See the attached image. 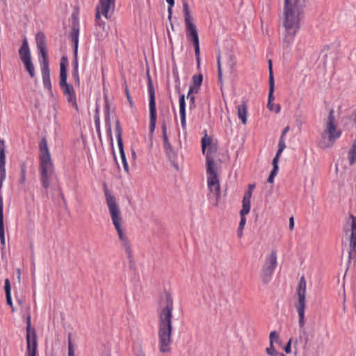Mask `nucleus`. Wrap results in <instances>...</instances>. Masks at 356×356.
<instances>
[{
    "label": "nucleus",
    "instance_id": "f257e3e1",
    "mask_svg": "<svg viewBox=\"0 0 356 356\" xmlns=\"http://www.w3.org/2000/svg\"><path fill=\"white\" fill-rule=\"evenodd\" d=\"M306 0H284L282 24V46L285 49L291 47L294 38L301 27L304 17Z\"/></svg>",
    "mask_w": 356,
    "mask_h": 356
},
{
    "label": "nucleus",
    "instance_id": "f03ea898",
    "mask_svg": "<svg viewBox=\"0 0 356 356\" xmlns=\"http://www.w3.org/2000/svg\"><path fill=\"white\" fill-rule=\"evenodd\" d=\"M172 310L173 298L168 292H165L160 301L159 315V346L161 353H170L172 343Z\"/></svg>",
    "mask_w": 356,
    "mask_h": 356
},
{
    "label": "nucleus",
    "instance_id": "7ed1b4c3",
    "mask_svg": "<svg viewBox=\"0 0 356 356\" xmlns=\"http://www.w3.org/2000/svg\"><path fill=\"white\" fill-rule=\"evenodd\" d=\"M341 134L342 131L337 127L335 121L334 111L331 110L318 140L320 147L323 149L331 148Z\"/></svg>",
    "mask_w": 356,
    "mask_h": 356
},
{
    "label": "nucleus",
    "instance_id": "20e7f679",
    "mask_svg": "<svg viewBox=\"0 0 356 356\" xmlns=\"http://www.w3.org/2000/svg\"><path fill=\"white\" fill-rule=\"evenodd\" d=\"M40 181L43 188H48L50 181L54 177V170L47 144L44 139H42L40 144Z\"/></svg>",
    "mask_w": 356,
    "mask_h": 356
},
{
    "label": "nucleus",
    "instance_id": "39448f33",
    "mask_svg": "<svg viewBox=\"0 0 356 356\" xmlns=\"http://www.w3.org/2000/svg\"><path fill=\"white\" fill-rule=\"evenodd\" d=\"M207 163V172L208 175L207 183L208 187L210 191V198L213 197V203L215 205L218 204V197L220 195V184L216 174V165L213 159L208 154L206 157Z\"/></svg>",
    "mask_w": 356,
    "mask_h": 356
},
{
    "label": "nucleus",
    "instance_id": "423d86ee",
    "mask_svg": "<svg viewBox=\"0 0 356 356\" xmlns=\"http://www.w3.org/2000/svg\"><path fill=\"white\" fill-rule=\"evenodd\" d=\"M277 250L275 248H268L266 251L265 261L261 273V277L264 284H267L277 265Z\"/></svg>",
    "mask_w": 356,
    "mask_h": 356
},
{
    "label": "nucleus",
    "instance_id": "0eeeda50",
    "mask_svg": "<svg viewBox=\"0 0 356 356\" xmlns=\"http://www.w3.org/2000/svg\"><path fill=\"white\" fill-rule=\"evenodd\" d=\"M106 202L108 209L109 213L120 238L122 236V230L121 228L122 217L118 204L116 202L115 197L107 190L104 191Z\"/></svg>",
    "mask_w": 356,
    "mask_h": 356
},
{
    "label": "nucleus",
    "instance_id": "6e6552de",
    "mask_svg": "<svg viewBox=\"0 0 356 356\" xmlns=\"http://www.w3.org/2000/svg\"><path fill=\"white\" fill-rule=\"evenodd\" d=\"M298 302L296 305L298 314V325L302 326L305 322V297H306V281L304 276L300 277L297 289Z\"/></svg>",
    "mask_w": 356,
    "mask_h": 356
},
{
    "label": "nucleus",
    "instance_id": "1a4fd4ad",
    "mask_svg": "<svg viewBox=\"0 0 356 356\" xmlns=\"http://www.w3.org/2000/svg\"><path fill=\"white\" fill-rule=\"evenodd\" d=\"M114 8L115 0H109V1H106L104 5L102 3V0H99V5L97 6L96 7V24L104 29L106 23L102 20L101 14L104 16L105 18L108 19L110 17V15L113 13Z\"/></svg>",
    "mask_w": 356,
    "mask_h": 356
},
{
    "label": "nucleus",
    "instance_id": "9d476101",
    "mask_svg": "<svg viewBox=\"0 0 356 356\" xmlns=\"http://www.w3.org/2000/svg\"><path fill=\"white\" fill-rule=\"evenodd\" d=\"M26 356H35L38 347L37 337L35 330L31 329L30 315L26 316Z\"/></svg>",
    "mask_w": 356,
    "mask_h": 356
},
{
    "label": "nucleus",
    "instance_id": "9b49d317",
    "mask_svg": "<svg viewBox=\"0 0 356 356\" xmlns=\"http://www.w3.org/2000/svg\"><path fill=\"white\" fill-rule=\"evenodd\" d=\"M148 93L149 97V115H150V124H149V131L150 132H154L156 127V102H155V92L154 87L151 82L148 86Z\"/></svg>",
    "mask_w": 356,
    "mask_h": 356
},
{
    "label": "nucleus",
    "instance_id": "f8f14e48",
    "mask_svg": "<svg viewBox=\"0 0 356 356\" xmlns=\"http://www.w3.org/2000/svg\"><path fill=\"white\" fill-rule=\"evenodd\" d=\"M41 74L42 78V83L44 88L49 92H51V83L50 79V71L49 67L48 59L42 60L41 63Z\"/></svg>",
    "mask_w": 356,
    "mask_h": 356
},
{
    "label": "nucleus",
    "instance_id": "ddd939ff",
    "mask_svg": "<svg viewBox=\"0 0 356 356\" xmlns=\"http://www.w3.org/2000/svg\"><path fill=\"white\" fill-rule=\"evenodd\" d=\"M6 155H5V144L3 140H0V189L2 187L3 181L6 178Z\"/></svg>",
    "mask_w": 356,
    "mask_h": 356
},
{
    "label": "nucleus",
    "instance_id": "4468645a",
    "mask_svg": "<svg viewBox=\"0 0 356 356\" xmlns=\"http://www.w3.org/2000/svg\"><path fill=\"white\" fill-rule=\"evenodd\" d=\"M60 88L67 102L70 103L76 110H78L76 95L73 87L70 86L69 84H65L60 86Z\"/></svg>",
    "mask_w": 356,
    "mask_h": 356
},
{
    "label": "nucleus",
    "instance_id": "2eb2a0df",
    "mask_svg": "<svg viewBox=\"0 0 356 356\" xmlns=\"http://www.w3.org/2000/svg\"><path fill=\"white\" fill-rule=\"evenodd\" d=\"M299 336L298 339H296L294 341V346H296L297 343L300 341L303 343L304 346L303 348L306 349L309 345V343L311 339L312 334L305 328V324L302 326L299 325Z\"/></svg>",
    "mask_w": 356,
    "mask_h": 356
},
{
    "label": "nucleus",
    "instance_id": "dca6fc26",
    "mask_svg": "<svg viewBox=\"0 0 356 356\" xmlns=\"http://www.w3.org/2000/svg\"><path fill=\"white\" fill-rule=\"evenodd\" d=\"M37 48L42 57V60L48 59L46 50L45 37L42 33H38L35 35Z\"/></svg>",
    "mask_w": 356,
    "mask_h": 356
},
{
    "label": "nucleus",
    "instance_id": "f3484780",
    "mask_svg": "<svg viewBox=\"0 0 356 356\" xmlns=\"http://www.w3.org/2000/svg\"><path fill=\"white\" fill-rule=\"evenodd\" d=\"M19 56L22 62L31 60V51L26 38H24L22 44L19 49Z\"/></svg>",
    "mask_w": 356,
    "mask_h": 356
},
{
    "label": "nucleus",
    "instance_id": "a211bd4d",
    "mask_svg": "<svg viewBox=\"0 0 356 356\" xmlns=\"http://www.w3.org/2000/svg\"><path fill=\"white\" fill-rule=\"evenodd\" d=\"M356 257V246H344L341 252V257L347 260V264H350Z\"/></svg>",
    "mask_w": 356,
    "mask_h": 356
},
{
    "label": "nucleus",
    "instance_id": "6ab92c4d",
    "mask_svg": "<svg viewBox=\"0 0 356 356\" xmlns=\"http://www.w3.org/2000/svg\"><path fill=\"white\" fill-rule=\"evenodd\" d=\"M237 115L243 124H246L248 121V106L245 102L236 106Z\"/></svg>",
    "mask_w": 356,
    "mask_h": 356
},
{
    "label": "nucleus",
    "instance_id": "aec40b11",
    "mask_svg": "<svg viewBox=\"0 0 356 356\" xmlns=\"http://www.w3.org/2000/svg\"><path fill=\"white\" fill-rule=\"evenodd\" d=\"M179 115L181 118V124L184 129L186 127V104H185V96L181 95L179 97Z\"/></svg>",
    "mask_w": 356,
    "mask_h": 356
},
{
    "label": "nucleus",
    "instance_id": "412c9836",
    "mask_svg": "<svg viewBox=\"0 0 356 356\" xmlns=\"http://www.w3.org/2000/svg\"><path fill=\"white\" fill-rule=\"evenodd\" d=\"M225 64L229 73H232L235 69L236 60L233 54L227 53L225 56Z\"/></svg>",
    "mask_w": 356,
    "mask_h": 356
},
{
    "label": "nucleus",
    "instance_id": "4be33fe9",
    "mask_svg": "<svg viewBox=\"0 0 356 356\" xmlns=\"http://www.w3.org/2000/svg\"><path fill=\"white\" fill-rule=\"evenodd\" d=\"M186 36L191 41L199 40L197 28L195 24H186Z\"/></svg>",
    "mask_w": 356,
    "mask_h": 356
},
{
    "label": "nucleus",
    "instance_id": "5701e85b",
    "mask_svg": "<svg viewBox=\"0 0 356 356\" xmlns=\"http://www.w3.org/2000/svg\"><path fill=\"white\" fill-rule=\"evenodd\" d=\"M348 223L350 224L351 228L350 245H356V217L351 215Z\"/></svg>",
    "mask_w": 356,
    "mask_h": 356
},
{
    "label": "nucleus",
    "instance_id": "b1692460",
    "mask_svg": "<svg viewBox=\"0 0 356 356\" xmlns=\"http://www.w3.org/2000/svg\"><path fill=\"white\" fill-rule=\"evenodd\" d=\"M73 41L74 42V70H78V58H77V51H78V30H75L74 29V34L72 36Z\"/></svg>",
    "mask_w": 356,
    "mask_h": 356
},
{
    "label": "nucleus",
    "instance_id": "393cba45",
    "mask_svg": "<svg viewBox=\"0 0 356 356\" xmlns=\"http://www.w3.org/2000/svg\"><path fill=\"white\" fill-rule=\"evenodd\" d=\"M183 12L184 15L185 24H193V17L191 13L189 5L186 1L183 2Z\"/></svg>",
    "mask_w": 356,
    "mask_h": 356
},
{
    "label": "nucleus",
    "instance_id": "a878e982",
    "mask_svg": "<svg viewBox=\"0 0 356 356\" xmlns=\"http://www.w3.org/2000/svg\"><path fill=\"white\" fill-rule=\"evenodd\" d=\"M4 289L6 292V302L8 305H10L12 307V311L14 312L15 309L13 305L12 298H11V287H10V283L8 279H6L5 280V286Z\"/></svg>",
    "mask_w": 356,
    "mask_h": 356
},
{
    "label": "nucleus",
    "instance_id": "bb28decb",
    "mask_svg": "<svg viewBox=\"0 0 356 356\" xmlns=\"http://www.w3.org/2000/svg\"><path fill=\"white\" fill-rule=\"evenodd\" d=\"M68 84L67 83V70L66 67L63 63H60V77H59V85L63 86V85Z\"/></svg>",
    "mask_w": 356,
    "mask_h": 356
},
{
    "label": "nucleus",
    "instance_id": "cd10ccee",
    "mask_svg": "<svg viewBox=\"0 0 356 356\" xmlns=\"http://www.w3.org/2000/svg\"><path fill=\"white\" fill-rule=\"evenodd\" d=\"M197 92H198L197 88H195V87H193V86H190L189 90L187 94V99L190 101V107L191 108L195 107L194 95L197 93Z\"/></svg>",
    "mask_w": 356,
    "mask_h": 356
},
{
    "label": "nucleus",
    "instance_id": "c85d7f7f",
    "mask_svg": "<svg viewBox=\"0 0 356 356\" xmlns=\"http://www.w3.org/2000/svg\"><path fill=\"white\" fill-rule=\"evenodd\" d=\"M348 159L351 165L356 163V142L353 144L349 151Z\"/></svg>",
    "mask_w": 356,
    "mask_h": 356
},
{
    "label": "nucleus",
    "instance_id": "c756f323",
    "mask_svg": "<svg viewBox=\"0 0 356 356\" xmlns=\"http://www.w3.org/2000/svg\"><path fill=\"white\" fill-rule=\"evenodd\" d=\"M201 143L202 151L203 154H205L207 147H210L211 145V139L207 134H205L204 136L201 140Z\"/></svg>",
    "mask_w": 356,
    "mask_h": 356
},
{
    "label": "nucleus",
    "instance_id": "7c9ffc66",
    "mask_svg": "<svg viewBox=\"0 0 356 356\" xmlns=\"http://www.w3.org/2000/svg\"><path fill=\"white\" fill-rule=\"evenodd\" d=\"M24 67L29 72L30 76L33 78L35 76V67L32 63L31 60L23 62Z\"/></svg>",
    "mask_w": 356,
    "mask_h": 356
},
{
    "label": "nucleus",
    "instance_id": "2f4dec72",
    "mask_svg": "<svg viewBox=\"0 0 356 356\" xmlns=\"http://www.w3.org/2000/svg\"><path fill=\"white\" fill-rule=\"evenodd\" d=\"M242 203V209L240 211V215L245 216L248 214L250 211V201L243 200Z\"/></svg>",
    "mask_w": 356,
    "mask_h": 356
},
{
    "label": "nucleus",
    "instance_id": "473e14b6",
    "mask_svg": "<svg viewBox=\"0 0 356 356\" xmlns=\"http://www.w3.org/2000/svg\"><path fill=\"white\" fill-rule=\"evenodd\" d=\"M116 131L118 132L117 139H118V145L119 150H120V152H122V151H124V149H123L122 140L121 138V131H120V124H119L118 121H117V122H116Z\"/></svg>",
    "mask_w": 356,
    "mask_h": 356
},
{
    "label": "nucleus",
    "instance_id": "72a5a7b5",
    "mask_svg": "<svg viewBox=\"0 0 356 356\" xmlns=\"http://www.w3.org/2000/svg\"><path fill=\"white\" fill-rule=\"evenodd\" d=\"M202 83V75H194L193 76V87L197 88L201 86Z\"/></svg>",
    "mask_w": 356,
    "mask_h": 356
},
{
    "label": "nucleus",
    "instance_id": "f704fd0d",
    "mask_svg": "<svg viewBox=\"0 0 356 356\" xmlns=\"http://www.w3.org/2000/svg\"><path fill=\"white\" fill-rule=\"evenodd\" d=\"M270 344H273L274 342L278 343L280 341L279 334L277 331H272L269 334Z\"/></svg>",
    "mask_w": 356,
    "mask_h": 356
},
{
    "label": "nucleus",
    "instance_id": "c9c22d12",
    "mask_svg": "<svg viewBox=\"0 0 356 356\" xmlns=\"http://www.w3.org/2000/svg\"><path fill=\"white\" fill-rule=\"evenodd\" d=\"M267 354L270 356H278L279 353L274 348L273 344H270L269 347L266 350Z\"/></svg>",
    "mask_w": 356,
    "mask_h": 356
},
{
    "label": "nucleus",
    "instance_id": "e433bc0d",
    "mask_svg": "<svg viewBox=\"0 0 356 356\" xmlns=\"http://www.w3.org/2000/svg\"><path fill=\"white\" fill-rule=\"evenodd\" d=\"M285 148H286V144H285L284 138H280L279 140L278 150H277V153H278V154H281Z\"/></svg>",
    "mask_w": 356,
    "mask_h": 356
},
{
    "label": "nucleus",
    "instance_id": "4c0bfd02",
    "mask_svg": "<svg viewBox=\"0 0 356 356\" xmlns=\"http://www.w3.org/2000/svg\"><path fill=\"white\" fill-rule=\"evenodd\" d=\"M218 80L220 83L222 82V68H221V62H220V56L218 55Z\"/></svg>",
    "mask_w": 356,
    "mask_h": 356
},
{
    "label": "nucleus",
    "instance_id": "58836bf2",
    "mask_svg": "<svg viewBox=\"0 0 356 356\" xmlns=\"http://www.w3.org/2000/svg\"><path fill=\"white\" fill-rule=\"evenodd\" d=\"M162 134H163V142H164V143L167 144L168 142H169V140H168V138L167 136V127H166V124L165 123H163L162 124Z\"/></svg>",
    "mask_w": 356,
    "mask_h": 356
},
{
    "label": "nucleus",
    "instance_id": "ea45409f",
    "mask_svg": "<svg viewBox=\"0 0 356 356\" xmlns=\"http://www.w3.org/2000/svg\"><path fill=\"white\" fill-rule=\"evenodd\" d=\"M125 252L127 254L128 258L129 259L130 266H131L132 262H133V256H132L133 251H132L131 246H126Z\"/></svg>",
    "mask_w": 356,
    "mask_h": 356
},
{
    "label": "nucleus",
    "instance_id": "a19ab883",
    "mask_svg": "<svg viewBox=\"0 0 356 356\" xmlns=\"http://www.w3.org/2000/svg\"><path fill=\"white\" fill-rule=\"evenodd\" d=\"M68 356H74L73 345L70 337L68 338Z\"/></svg>",
    "mask_w": 356,
    "mask_h": 356
},
{
    "label": "nucleus",
    "instance_id": "79ce46f5",
    "mask_svg": "<svg viewBox=\"0 0 356 356\" xmlns=\"http://www.w3.org/2000/svg\"><path fill=\"white\" fill-rule=\"evenodd\" d=\"M26 181V168L22 167L21 170V177L19 179L20 184H24Z\"/></svg>",
    "mask_w": 356,
    "mask_h": 356
},
{
    "label": "nucleus",
    "instance_id": "37998d69",
    "mask_svg": "<svg viewBox=\"0 0 356 356\" xmlns=\"http://www.w3.org/2000/svg\"><path fill=\"white\" fill-rule=\"evenodd\" d=\"M291 343H292V339H290L289 340V341L287 342L286 346L284 347V351L287 354H289L291 353Z\"/></svg>",
    "mask_w": 356,
    "mask_h": 356
},
{
    "label": "nucleus",
    "instance_id": "c03bdc74",
    "mask_svg": "<svg viewBox=\"0 0 356 356\" xmlns=\"http://www.w3.org/2000/svg\"><path fill=\"white\" fill-rule=\"evenodd\" d=\"M246 222V218H245V216H241V220L239 223L238 230H242L244 227V225Z\"/></svg>",
    "mask_w": 356,
    "mask_h": 356
},
{
    "label": "nucleus",
    "instance_id": "a18cd8bd",
    "mask_svg": "<svg viewBox=\"0 0 356 356\" xmlns=\"http://www.w3.org/2000/svg\"><path fill=\"white\" fill-rule=\"evenodd\" d=\"M269 89H274V78L273 73L269 74Z\"/></svg>",
    "mask_w": 356,
    "mask_h": 356
},
{
    "label": "nucleus",
    "instance_id": "49530a36",
    "mask_svg": "<svg viewBox=\"0 0 356 356\" xmlns=\"http://www.w3.org/2000/svg\"><path fill=\"white\" fill-rule=\"evenodd\" d=\"M72 75H73V77L75 80V83L77 84V85H79V72L78 70H74L73 71V73H72Z\"/></svg>",
    "mask_w": 356,
    "mask_h": 356
},
{
    "label": "nucleus",
    "instance_id": "de8ad7c7",
    "mask_svg": "<svg viewBox=\"0 0 356 356\" xmlns=\"http://www.w3.org/2000/svg\"><path fill=\"white\" fill-rule=\"evenodd\" d=\"M280 155L281 154H278V153H276V155L273 160V167L278 168V161H279Z\"/></svg>",
    "mask_w": 356,
    "mask_h": 356
},
{
    "label": "nucleus",
    "instance_id": "09e8293b",
    "mask_svg": "<svg viewBox=\"0 0 356 356\" xmlns=\"http://www.w3.org/2000/svg\"><path fill=\"white\" fill-rule=\"evenodd\" d=\"M125 92H126V95H127V100L129 103V105L131 107H133L134 106V102L132 100V99L131 98V96H130V94L129 92V90L128 88H127L126 90H125Z\"/></svg>",
    "mask_w": 356,
    "mask_h": 356
},
{
    "label": "nucleus",
    "instance_id": "8fccbe9b",
    "mask_svg": "<svg viewBox=\"0 0 356 356\" xmlns=\"http://www.w3.org/2000/svg\"><path fill=\"white\" fill-rule=\"evenodd\" d=\"M252 192L251 191H248V192H246L243 200L250 201V199L252 197Z\"/></svg>",
    "mask_w": 356,
    "mask_h": 356
},
{
    "label": "nucleus",
    "instance_id": "3c124183",
    "mask_svg": "<svg viewBox=\"0 0 356 356\" xmlns=\"http://www.w3.org/2000/svg\"><path fill=\"white\" fill-rule=\"evenodd\" d=\"M273 91H274V89H272V90H270V89H269V92H268V102H271L274 100V97H273Z\"/></svg>",
    "mask_w": 356,
    "mask_h": 356
},
{
    "label": "nucleus",
    "instance_id": "603ef678",
    "mask_svg": "<svg viewBox=\"0 0 356 356\" xmlns=\"http://www.w3.org/2000/svg\"><path fill=\"white\" fill-rule=\"evenodd\" d=\"M290 128L289 126L286 127L283 131H282V135L280 136V138H284V136L286 134V133L289 131Z\"/></svg>",
    "mask_w": 356,
    "mask_h": 356
},
{
    "label": "nucleus",
    "instance_id": "864d4df0",
    "mask_svg": "<svg viewBox=\"0 0 356 356\" xmlns=\"http://www.w3.org/2000/svg\"><path fill=\"white\" fill-rule=\"evenodd\" d=\"M294 227V218L293 217H291L289 218V229L292 230Z\"/></svg>",
    "mask_w": 356,
    "mask_h": 356
},
{
    "label": "nucleus",
    "instance_id": "5fc2aeb1",
    "mask_svg": "<svg viewBox=\"0 0 356 356\" xmlns=\"http://www.w3.org/2000/svg\"><path fill=\"white\" fill-rule=\"evenodd\" d=\"M278 172V168L273 167V170L270 172V176L275 177Z\"/></svg>",
    "mask_w": 356,
    "mask_h": 356
},
{
    "label": "nucleus",
    "instance_id": "6e6d98bb",
    "mask_svg": "<svg viewBox=\"0 0 356 356\" xmlns=\"http://www.w3.org/2000/svg\"><path fill=\"white\" fill-rule=\"evenodd\" d=\"M120 157H121L122 163H124V162H127V159H126L124 152L122 151V152H120Z\"/></svg>",
    "mask_w": 356,
    "mask_h": 356
},
{
    "label": "nucleus",
    "instance_id": "4d7b16f0",
    "mask_svg": "<svg viewBox=\"0 0 356 356\" xmlns=\"http://www.w3.org/2000/svg\"><path fill=\"white\" fill-rule=\"evenodd\" d=\"M194 47V50L200 48L199 40L192 41Z\"/></svg>",
    "mask_w": 356,
    "mask_h": 356
},
{
    "label": "nucleus",
    "instance_id": "13d9d810",
    "mask_svg": "<svg viewBox=\"0 0 356 356\" xmlns=\"http://www.w3.org/2000/svg\"><path fill=\"white\" fill-rule=\"evenodd\" d=\"M106 122L107 124H108V129H109V130H111V124H110V115H109L108 112H107V114H106Z\"/></svg>",
    "mask_w": 356,
    "mask_h": 356
},
{
    "label": "nucleus",
    "instance_id": "bf43d9fd",
    "mask_svg": "<svg viewBox=\"0 0 356 356\" xmlns=\"http://www.w3.org/2000/svg\"><path fill=\"white\" fill-rule=\"evenodd\" d=\"M267 107L270 111H274L275 105L271 102H268Z\"/></svg>",
    "mask_w": 356,
    "mask_h": 356
},
{
    "label": "nucleus",
    "instance_id": "052dcab7",
    "mask_svg": "<svg viewBox=\"0 0 356 356\" xmlns=\"http://www.w3.org/2000/svg\"><path fill=\"white\" fill-rule=\"evenodd\" d=\"M122 164H123V167H124V170L127 172H129V165H128L127 162H124V163H122Z\"/></svg>",
    "mask_w": 356,
    "mask_h": 356
},
{
    "label": "nucleus",
    "instance_id": "680f3d73",
    "mask_svg": "<svg viewBox=\"0 0 356 356\" xmlns=\"http://www.w3.org/2000/svg\"><path fill=\"white\" fill-rule=\"evenodd\" d=\"M168 11V14H169L168 18L170 19L171 15H172V7H170V6H169Z\"/></svg>",
    "mask_w": 356,
    "mask_h": 356
},
{
    "label": "nucleus",
    "instance_id": "e2e57ef3",
    "mask_svg": "<svg viewBox=\"0 0 356 356\" xmlns=\"http://www.w3.org/2000/svg\"><path fill=\"white\" fill-rule=\"evenodd\" d=\"M268 68H269V74L273 73L272 61L270 60L268 61Z\"/></svg>",
    "mask_w": 356,
    "mask_h": 356
},
{
    "label": "nucleus",
    "instance_id": "0e129e2a",
    "mask_svg": "<svg viewBox=\"0 0 356 356\" xmlns=\"http://www.w3.org/2000/svg\"><path fill=\"white\" fill-rule=\"evenodd\" d=\"M166 2L168 3V4L169 6H170V7H173L174 3H175V1L174 0H166Z\"/></svg>",
    "mask_w": 356,
    "mask_h": 356
},
{
    "label": "nucleus",
    "instance_id": "69168bd1",
    "mask_svg": "<svg viewBox=\"0 0 356 356\" xmlns=\"http://www.w3.org/2000/svg\"><path fill=\"white\" fill-rule=\"evenodd\" d=\"M195 57H198L200 56V48L199 49H195Z\"/></svg>",
    "mask_w": 356,
    "mask_h": 356
},
{
    "label": "nucleus",
    "instance_id": "338daca9",
    "mask_svg": "<svg viewBox=\"0 0 356 356\" xmlns=\"http://www.w3.org/2000/svg\"><path fill=\"white\" fill-rule=\"evenodd\" d=\"M164 147H165L166 149H170L171 146H170V142H168V143H167V144L164 143Z\"/></svg>",
    "mask_w": 356,
    "mask_h": 356
},
{
    "label": "nucleus",
    "instance_id": "774afa93",
    "mask_svg": "<svg viewBox=\"0 0 356 356\" xmlns=\"http://www.w3.org/2000/svg\"><path fill=\"white\" fill-rule=\"evenodd\" d=\"M275 109H274V111L276 112V113H279L280 111V105L277 104L275 106Z\"/></svg>",
    "mask_w": 356,
    "mask_h": 356
}]
</instances>
